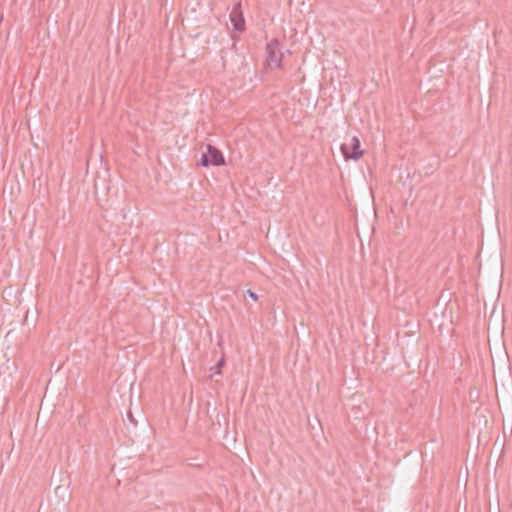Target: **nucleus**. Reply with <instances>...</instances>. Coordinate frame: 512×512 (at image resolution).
Returning <instances> with one entry per match:
<instances>
[{"label": "nucleus", "mask_w": 512, "mask_h": 512, "mask_svg": "<svg viewBox=\"0 0 512 512\" xmlns=\"http://www.w3.org/2000/svg\"><path fill=\"white\" fill-rule=\"evenodd\" d=\"M200 164L205 167L209 165L219 166L224 164V157L220 150L208 144L207 151L201 156Z\"/></svg>", "instance_id": "obj_2"}, {"label": "nucleus", "mask_w": 512, "mask_h": 512, "mask_svg": "<svg viewBox=\"0 0 512 512\" xmlns=\"http://www.w3.org/2000/svg\"><path fill=\"white\" fill-rule=\"evenodd\" d=\"M341 152L345 160H359L362 157L363 151L360 150V140L357 136H353L349 142L341 145Z\"/></svg>", "instance_id": "obj_1"}, {"label": "nucleus", "mask_w": 512, "mask_h": 512, "mask_svg": "<svg viewBox=\"0 0 512 512\" xmlns=\"http://www.w3.org/2000/svg\"><path fill=\"white\" fill-rule=\"evenodd\" d=\"M247 294H248V296H249L251 299H253V300H257V299H258L257 294H256V293H254V292H252V291H250V290H248V291H247Z\"/></svg>", "instance_id": "obj_6"}, {"label": "nucleus", "mask_w": 512, "mask_h": 512, "mask_svg": "<svg viewBox=\"0 0 512 512\" xmlns=\"http://www.w3.org/2000/svg\"><path fill=\"white\" fill-rule=\"evenodd\" d=\"M230 20L233 24L234 30L242 32L245 29V20L240 10V5L237 4L233 7L230 13Z\"/></svg>", "instance_id": "obj_4"}, {"label": "nucleus", "mask_w": 512, "mask_h": 512, "mask_svg": "<svg viewBox=\"0 0 512 512\" xmlns=\"http://www.w3.org/2000/svg\"><path fill=\"white\" fill-rule=\"evenodd\" d=\"M224 364V359H220L216 364V371L215 373L220 374L221 373V367Z\"/></svg>", "instance_id": "obj_5"}, {"label": "nucleus", "mask_w": 512, "mask_h": 512, "mask_svg": "<svg viewBox=\"0 0 512 512\" xmlns=\"http://www.w3.org/2000/svg\"><path fill=\"white\" fill-rule=\"evenodd\" d=\"M266 54L269 68L275 69L281 66L283 54L280 52L279 43L276 40H273L267 44Z\"/></svg>", "instance_id": "obj_3"}]
</instances>
